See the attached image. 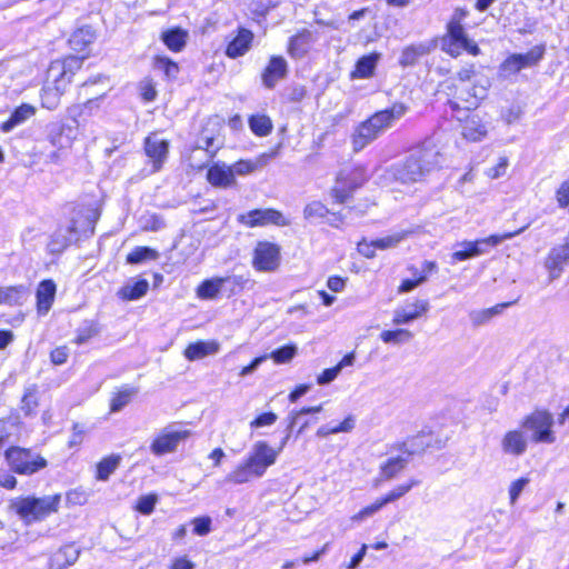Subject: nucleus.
<instances>
[{"label": "nucleus", "instance_id": "f257e3e1", "mask_svg": "<svg viewBox=\"0 0 569 569\" xmlns=\"http://www.w3.org/2000/svg\"><path fill=\"white\" fill-rule=\"evenodd\" d=\"M288 439L289 433H287L282 440L279 449H273L266 441H257L253 443L247 459L226 477V481L242 485L253 478H261L267 469L274 465L278 455Z\"/></svg>", "mask_w": 569, "mask_h": 569}, {"label": "nucleus", "instance_id": "f03ea898", "mask_svg": "<svg viewBox=\"0 0 569 569\" xmlns=\"http://www.w3.org/2000/svg\"><path fill=\"white\" fill-rule=\"evenodd\" d=\"M439 159L440 153L435 147L418 148L402 162L392 166L390 173L401 183L418 182L439 167Z\"/></svg>", "mask_w": 569, "mask_h": 569}, {"label": "nucleus", "instance_id": "7ed1b4c3", "mask_svg": "<svg viewBox=\"0 0 569 569\" xmlns=\"http://www.w3.org/2000/svg\"><path fill=\"white\" fill-rule=\"evenodd\" d=\"M406 112L403 104H393L390 109L381 110L361 122L351 136L352 149L358 152L376 140L386 129L401 118Z\"/></svg>", "mask_w": 569, "mask_h": 569}, {"label": "nucleus", "instance_id": "20e7f679", "mask_svg": "<svg viewBox=\"0 0 569 569\" xmlns=\"http://www.w3.org/2000/svg\"><path fill=\"white\" fill-rule=\"evenodd\" d=\"M83 59L78 57H68L64 60L53 61L48 69V83L44 87V103H48V108H53L54 101L49 103V97L57 100L67 89V86L71 82L72 76L82 66Z\"/></svg>", "mask_w": 569, "mask_h": 569}, {"label": "nucleus", "instance_id": "39448f33", "mask_svg": "<svg viewBox=\"0 0 569 569\" xmlns=\"http://www.w3.org/2000/svg\"><path fill=\"white\" fill-rule=\"evenodd\" d=\"M97 219L98 214L90 210L86 216L73 219L70 226L58 229L51 236V240L48 243L50 252L59 253L72 242L77 241L81 236L92 234Z\"/></svg>", "mask_w": 569, "mask_h": 569}, {"label": "nucleus", "instance_id": "423d86ee", "mask_svg": "<svg viewBox=\"0 0 569 569\" xmlns=\"http://www.w3.org/2000/svg\"><path fill=\"white\" fill-rule=\"evenodd\" d=\"M61 501L60 495L46 496L42 498L26 497L11 501L10 508L27 522L42 520L58 511Z\"/></svg>", "mask_w": 569, "mask_h": 569}, {"label": "nucleus", "instance_id": "0eeeda50", "mask_svg": "<svg viewBox=\"0 0 569 569\" xmlns=\"http://www.w3.org/2000/svg\"><path fill=\"white\" fill-rule=\"evenodd\" d=\"M442 50L453 58L467 51L472 56H478L480 49L476 42L468 38L462 24L457 21H450L447 26V33L442 38Z\"/></svg>", "mask_w": 569, "mask_h": 569}, {"label": "nucleus", "instance_id": "6e6552de", "mask_svg": "<svg viewBox=\"0 0 569 569\" xmlns=\"http://www.w3.org/2000/svg\"><path fill=\"white\" fill-rule=\"evenodd\" d=\"M552 426L553 417L546 410H536L521 422L523 429L531 431V440L536 443H553L556 441Z\"/></svg>", "mask_w": 569, "mask_h": 569}, {"label": "nucleus", "instance_id": "1a4fd4ad", "mask_svg": "<svg viewBox=\"0 0 569 569\" xmlns=\"http://www.w3.org/2000/svg\"><path fill=\"white\" fill-rule=\"evenodd\" d=\"M11 468L20 475H32L47 466V460L31 450L11 447L6 451Z\"/></svg>", "mask_w": 569, "mask_h": 569}, {"label": "nucleus", "instance_id": "9d476101", "mask_svg": "<svg viewBox=\"0 0 569 569\" xmlns=\"http://www.w3.org/2000/svg\"><path fill=\"white\" fill-rule=\"evenodd\" d=\"M190 436L188 430H178L172 426L162 429L152 440L150 451L154 456L174 452L181 441Z\"/></svg>", "mask_w": 569, "mask_h": 569}, {"label": "nucleus", "instance_id": "9b49d317", "mask_svg": "<svg viewBox=\"0 0 569 569\" xmlns=\"http://www.w3.org/2000/svg\"><path fill=\"white\" fill-rule=\"evenodd\" d=\"M238 221L246 227H263L267 224H276L280 227L289 226L290 221L276 209H254L247 213L240 214Z\"/></svg>", "mask_w": 569, "mask_h": 569}, {"label": "nucleus", "instance_id": "f8f14e48", "mask_svg": "<svg viewBox=\"0 0 569 569\" xmlns=\"http://www.w3.org/2000/svg\"><path fill=\"white\" fill-rule=\"evenodd\" d=\"M252 263L259 271H274L280 263V248L268 241L259 242L254 249Z\"/></svg>", "mask_w": 569, "mask_h": 569}, {"label": "nucleus", "instance_id": "ddd939ff", "mask_svg": "<svg viewBox=\"0 0 569 569\" xmlns=\"http://www.w3.org/2000/svg\"><path fill=\"white\" fill-rule=\"evenodd\" d=\"M488 81L485 83H476L471 88H461L459 89L456 100L450 101V104L453 109H465L471 110L476 109L480 101L485 99L488 90Z\"/></svg>", "mask_w": 569, "mask_h": 569}, {"label": "nucleus", "instance_id": "4468645a", "mask_svg": "<svg viewBox=\"0 0 569 569\" xmlns=\"http://www.w3.org/2000/svg\"><path fill=\"white\" fill-rule=\"evenodd\" d=\"M567 263H569V241L552 248L546 258L545 267L550 280L558 279Z\"/></svg>", "mask_w": 569, "mask_h": 569}, {"label": "nucleus", "instance_id": "2eb2a0df", "mask_svg": "<svg viewBox=\"0 0 569 569\" xmlns=\"http://www.w3.org/2000/svg\"><path fill=\"white\" fill-rule=\"evenodd\" d=\"M500 446L505 455L520 457L528 449V438L520 429L509 430L502 437Z\"/></svg>", "mask_w": 569, "mask_h": 569}, {"label": "nucleus", "instance_id": "dca6fc26", "mask_svg": "<svg viewBox=\"0 0 569 569\" xmlns=\"http://www.w3.org/2000/svg\"><path fill=\"white\" fill-rule=\"evenodd\" d=\"M428 310L429 302L427 300H416L413 303L397 308L393 311L392 323L396 326L410 323L420 318Z\"/></svg>", "mask_w": 569, "mask_h": 569}, {"label": "nucleus", "instance_id": "f3484780", "mask_svg": "<svg viewBox=\"0 0 569 569\" xmlns=\"http://www.w3.org/2000/svg\"><path fill=\"white\" fill-rule=\"evenodd\" d=\"M287 72L286 59L280 56L272 57L262 72V82L267 88L272 89L279 80L287 76Z\"/></svg>", "mask_w": 569, "mask_h": 569}, {"label": "nucleus", "instance_id": "a211bd4d", "mask_svg": "<svg viewBox=\"0 0 569 569\" xmlns=\"http://www.w3.org/2000/svg\"><path fill=\"white\" fill-rule=\"evenodd\" d=\"M208 181L218 188H229L236 184V177L232 176L230 166L217 162L207 172Z\"/></svg>", "mask_w": 569, "mask_h": 569}, {"label": "nucleus", "instance_id": "6ab92c4d", "mask_svg": "<svg viewBox=\"0 0 569 569\" xmlns=\"http://www.w3.org/2000/svg\"><path fill=\"white\" fill-rule=\"evenodd\" d=\"M488 133L487 124L478 114L466 118L461 126V134L470 141H480Z\"/></svg>", "mask_w": 569, "mask_h": 569}, {"label": "nucleus", "instance_id": "aec40b11", "mask_svg": "<svg viewBox=\"0 0 569 569\" xmlns=\"http://www.w3.org/2000/svg\"><path fill=\"white\" fill-rule=\"evenodd\" d=\"M79 555L80 551L73 546H64L50 557L48 569H67L78 560Z\"/></svg>", "mask_w": 569, "mask_h": 569}, {"label": "nucleus", "instance_id": "412c9836", "mask_svg": "<svg viewBox=\"0 0 569 569\" xmlns=\"http://www.w3.org/2000/svg\"><path fill=\"white\" fill-rule=\"evenodd\" d=\"M56 291L57 287L52 280H43L39 283L37 289V309L39 313H48L54 301Z\"/></svg>", "mask_w": 569, "mask_h": 569}, {"label": "nucleus", "instance_id": "4be33fe9", "mask_svg": "<svg viewBox=\"0 0 569 569\" xmlns=\"http://www.w3.org/2000/svg\"><path fill=\"white\" fill-rule=\"evenodd\" d=\"M168 142L166 140L158 139L157 137H148L146 139L144 149L149 158L154 163V170H159L161 162L164 160L168 153Z\"/></svg>", "mask_w": 569, "mask_h": 569}, {"label": "nucleus", "instance_id": "5701e85b", "mask_svg": "<svg viewBox=\"0 0 569 569\" xmlns=\"http://www.w3.org/2000/svg\"><path fill=\"white\" fill-rule=\"evenodd\" d=\"M521 231H522V229H519L513 232H506L502 234H492V236H489L483 239L471 241L472 249H473L472 253H475L476 257L480 256V254H485L489 251L490 248L497 247L502 241L518 236Z\"/></svg>", "mask_w": 569, "mask_h": 569}, {"label": "nucleus", "instance_id": "b1692460", "mask_svg": "<svg viewBox=\"0 0 569 569\" xmlns=\"http://www.w3.org/2000/svg\"><path fill=\"white\" fill-rule=\"evenodd\" d=\"M253 34L248 29H240L238 36L228 44L226 54L230 58L243 56L250 48Z\"/></svg>", "mask_w": 569, "mask_h": 569}, {"label": "nucleus", "instance_id": "393cba45", "mask_svg": "<svg viewBox=\"0 0 569 569\" xmlns=\"http://www.w3.org/2000/svg\"><path fill=\"white\" fill-rule=\"evenodd\" d=\"M219 350V345L216 341H197L190 343L184 350V357L188 360L202 359L209 355H214Z\"/></svg>", "mask_w": 569, "mask_h": 569}, {"label": "nucleus", "instance_id": "a878e982", "mask_svg": "<svg viewBox=\"0 0 569 569\" xmlns=\"http://www.w3.org/2000/svg\"><path fill=\"white\" fill-rule=\"evenodd\" d=\"M36 108L32 104L23 103L19 106L10 116L9 120L2 123L1 129L4 132L11 131L14 127L26 122L34 116Z\"/></svg>", "mask_w": 569, "mask_h": 569}, {"label": "nucleus", "instance_id": "bb28decb", "mask_svg": "<svg viewBox=\"0 0 569 569\" xmlns=\"http://www.w3.org/2000/svg\"><path fill=\"white\" fill-rule=\"evenodd\" d=\"M221 141L214 134H209L207 131H202L197 139V143L192 150V153L204 151L207 153L208 160H210L221 148Z\"/></svg>", "mask_w": 569, "mask_h": 569}, {"label": "nucleus", "instance_id": "cd10ccee", "mask_svg": "<svg viewBox=\"0 0 569 569\" xmlns=\"http://www.w3.org/2000/svg\"><path fill=\"white\" fill-rule=\"evenodd\" d=\"M310 41L311 32L308 30H302L298 34L290 38L288 53L292 58L303 57L308 52Z\"/></svg>", "mask_w": 569, "mask_h": 569}, {"label": "nucleus", "instance_id": "c85d7f7f", "mask_svg": "<svg viewBox=\"0 0 569 569\" xmlns=\"http://www.w3.org/2000/svg\"><path fill=\"white\" fill-rule=\"evenodd\" d=\"M379 58V53H371L360 58L356 64L355 70L351 72V78L365 79L371 77L373 74Z\"/></svg>", "mask_w": 569, "mask_h": 569}, {"label": "nucleus", "instance_id": "c756f323", "mask_svg": "<svg viewBox=\"0 0 569 569\" xmlns=\"http://www.w3.org/2000/svg\"><path fill=\"white\" fill-rule=\"evenodd\" d=\"M507 306H509V303L497 305L487 309L471 310L468 316L473 327H480L488 323Z\"/></svg>", "mask_w": 569, "mask_h": 569}, {"label": "nucleus", "instance_id": "7c9ffc66", "mask_svg": "<svg viewBox=\"0 0 569 569\" xmlns=\"http://www.w3.org/2000/svg\"><path fill=\"white\" fill-rule=\"evenodd\" d=\"M273 154H274L273 152L272 153H263L260 156V158L257 160V162H252L249 160H240V161L233 163L232 166H230L232 176L233 177L236 174L244 176V174L253 172L258 167L264 166L267 163L268 159L272 158Z\"/></svg>", "mask_w": 569, "mask_h": 569}, {"label": "nucleus", "instance_id": "2f4dec72", "mask_svg": "<svg viewBox=\"0 0 569 569\" xmlns=\"http://www.w3.org/2000/svg\"><path fill=\"white\" fill-rule=\"evenodd\" d=\"M164 44L172 51H181L187 42L188 33L182 29H172L162 33L161 36Z\"/></svg>", "mask_w": 569, "mask_h": 569}, {"label": "nucleus", "instance_id": "473e14b6", "mask_svg": "<svg viewBox=\"0 0 569 569\" xmlns=\"http://www.w3.org/2000/svg\"><path fill=\"white\" fill-rule=\"evenodd\" d=\"M408 465V459L403 457H395L388 459L381 467H380V475L381 478L386 480L393 479L398 473H400Z\"/></svg>", "mask_w": 569, "mask_h": 569}, {"label": "nucleus", "instance_id": "72a5a7b5", "mask_svg": "<svg viewBox=\"0 0 569 569\" xmlns=\"http://www.w3.org/2000/svg\"><path fill=\"white\" fill-rule=\"evenodd\" d=\"M227 278H212L203 281L197 293L202 299H214L221 291Z\"/></svg>", "mask_w": 569, "mask_h": 569}, {"label": "nucleus", "instance_id": "f704fd0d", "mask_svg": "<svg viewBox=\"0 0 569 569\" xmlns=\"http://www.w3.org/2000/svg\"><path fill=\"white\" fill-rule=\"evenodd\" d=\"M96 39L93 30L89 27L80 28L70 38V44L74 50L81 51Z\"/></svg>", "mask_w": 569, "mask_h": 569}, {"label": "nucleus", "instance_id": "c9c22d12", "mask_svg": "<svg viewBox=\"0 0 569 569\" xmlns=\"http://www.w3.org/2000/svg\"><path fill=\"white\" fill-rule=\"evenodd\" d=\"M26 290L23 286L0 288V305L17 306L22 303Z\"/></svg>", "mask_w": 569, "mask_h": 569}, {"label": "nucleus", "instance_id": "e433bc0d", "mask_svg": "<svg viewBox=\"0 0 569 569\" xmlns=\"http://www.w3.org/2000/svg\"><path fill=\"white\" fill-rule=\"evenodd\" d=\"M249 127L252 132L260 137H266L272 131V121L266 114H254L249 119Z\"/></svg>", "mask_w": 569, "mask_h": 569}, {"label": "nucleus", "instance_id": "4c0bfd02", "mask_svg": "<svg viewBox=\"0 0 569 569\" xmlns=\"http://www.w3.org/2000/svg\"><path fill=\"white\" fill-rule=\"evenodd\" d=\"M149 289V282L147 280H138L133 284L124 286L119 295L124 300H137L143 297Z\"/></svg>", "mask_w": 569, "mask_h": 569}, {"label": "nucleus", "instance_id": "58836bf2", "mask_svg": "<svg viewBox=\"0 0 569 569\" xmlns=\"http://www.w3.org/2000/svg\"><path fill=\"white\" fill-rule=\"evenodd\" d=\"M120 463L119 456L103 458L97 466V479L106 481L114 472Z\"/></svg>", "mask_w": 569, "mask_h": 569}, {"label": "nucleus", "instance_id": "ea45409f", "mask_svg": "<svg viewBox=\"0 0 569 569\" xmlns=\"http://www.w3.org/2000/svg\"><path fill=\"white\" fill-rule=\"evenodd\" d=\"M545 53H546V46L539 44V46H535L527 53H518V57H519L520 62L525 69V68H531V67L537 66L542 60Z\"/></svg>", "mask_w": 569, "mask_h": 569}, {"label": "nucleus", "instance_id": "a19ab883", "mask_svg": "<svg viewBox=\"0 0 569 569\" xmlns=\"http://www.w3.org/2000/svg\"><path fill=\"white\" fill-rule=\"evenodd\" d=\"M412 338V332L407 329L385 330L380 333V339L385 343L401 345L409 342Z\"/></svg>", "mask_w": 569, "mask_h": 569}, {"label": "nucleus", "instance_id": "79ce46f5", "mask_svg": "<svg viewBox=\"0 0 569 569\" xmlns=\"http://www.w3.org/2000/svg\"><path fill=\"white\" fill-rule=\"evenodd\" d=\"M157 257L158 253L156 250L148 247H137L127 256V262L137 264L148 259H156Z\"/></svg>", "mask_w": 569, "mask_h": 569}, {"label": "nucleus", "instance_id": "37998d69", "mask_svg": "<svg viewBox=\"0 0 569 569\" xmlns=\"http://www.w3.org/2000/svg\"><path fill=\"white\" fill-rule=\"evenodd\" d=\"M418 485H419V481L412 479L408 483H403V485L396 487L388 495H386L383 498H381L382 503H385V506H386L387 503H390V502H393V501L400 499L407 492H409L415 486H418Z\"/></svg>", "mask_w": 569, "mask_h": 569}, {"label": "nucleus", "instance_id": "c03bdc74", "mask_svg": "<svg viewBox=\"0 0 569 569\" xmlns=\"http://www.w3.org/2000/svg\"><path fill=\"white\" fill-rule=\"evenodd\" d=\"M523 69L518 53L510 54L501 64H500V73L503 77H509L512 74H517L519 71Z\"/></svg>", "mask_w": 569, "mask_h": 569}, {"label": "nucleus", "instance_id": "a18cd8bd", "mask_svg": "<svg viewBox=\"0 0 569 569\" xmlns=\"http://www.w3.org/2000/svg\"><path fill=\"white\" fill-rule=\"evenodd\" d=\"M98 333V325L94 323L93 321H89L78 330L77 337L74 338V342L77 345H83L88 342L91 338L96 337Z\"/></svg>", "mask_w": 569, "mask_h": 569}, {"label": "nucleus", "instance_id": "49530a36", "mask_svg": "<svg viewBox=\"0 0 569 569\" xmlns=\"http://www.w3.org/2000/svg\"><path fill=\"white\" fill-rule=\"evenodd\" d=\"M297 353V347L296 346H284L281 347L274 351H272L270 355H267L268 358H272L276 363H287L291 361V359Z\"/></svg>", "mask_w": 569, "mask_h": 569}, {"label": "nucleus", "instance_id": "de8ad7c7", "mask_svg": "<svg viewBox=\"0 0 569 569\" xmlns=\"http://www.w3.org/2000/svg\"><path fill=\"white\" fill-rule=\"evenodd\" d=\"M408 232H397L377 240H373V244L377 249L385 250L389 248H395L400 241H402L407 237Z\"/></svg>", "mask_w": 569, "mask_h": 569}, {"label": "nucleus", "instance_id": "09e8293b", "mask_svg": "<svg viewBox=\"0 0 569 569\" xmlns=\"http://www.w3.org/2000/svg\"><path fill=\"white\" fill-rule=\"evenodd\" d=\"M329 213V209L320 201H312L303 209L306 219L325 218Z\"/></svg>", "mask_w": 569, "mask_h": 569}, {"label": "nucleus", "instance_id": "8fccbe9b", "mask_svg": "<svg viewBox=\"0 0 569 569\" xmlns=\"http://www.w3.org/2000/svg\"><path fill=\"white\" fill-rule=\"evenodd\" d=\"M38 407L37 390L34 387L28 388L21 401V410L27 415H32Z\"/></svg>", "mask_w": 569, "mask_h": 569}, {"label": "nucleus", "instance_id": "3c124183", "mask_svg": "<svg viewBox=\"0 0 569 569\" xmlns=\"http://www.w3.org/2000/svg\"><path fill=\"white\" fill-rule=\"evenodd\" d=\"M320 411H322V405L315 406V407H306V408H302L301 410L290 412L288 433L290 435V432L292 431L295 426H297V423L299 422L300 418L303 415L318 413Z\"/></svg>", "mask_w": 569, "mask_h": 569}, {"label": "nucleus", "instance_id": "603ef678", "mask_svg": "<svg viewBox=\"0 0 569 569\" xmlns=\"http://www.w3.org/2000/svg\"><path fill=\"white\" fill-rule=\"evenodd\" d=\"M134 395V391L133 390H123V391H120L119 393H117L112 400H111V411L112 412H117V411H120L123 407H126L132 396Z\"/></svg>", "mask_w": 569, "mask_h": 569}, {"label": "nucleus", "instance_id": "864d4df0", "mask_svg": "<svg viewBox=\"0 0 569 569\" xmlns=\"http://www.w3.org/2000/svg\"><path fill=\"white\" fill-rule=\"evenodd\" d=\"M157 501V495L142 496L138 499L136 508L140 513L148 516L153 511Z\"/></svg>", "mask_w": 569, "mask_h": 569}, {"label": "nucleus", "instance_id": "5fc2aeb1", "mask_svg": "<svg viewBox=\"0 0 569 569\" xmlns=\"http://www.w3.org/2000/svg\"><path fill=\"white\" fill-rule=\"evenodd\" d=\"M17 430L18 426L13 420H0V447L8 442Z\"/></svg>", "mask_w": 569, "mask_h": 569}, {"label": "nucleus", "instance_id": "6e6d98bb", "mask_svg": "<svg viewBox=\"0 0 569 569\" xmlns=\"http://www.w3.org/2000/svg\"><path fill=\"white\" fill-rule=\"evenodd\" d=\"M509 166V161L507 157H499L498 162L488 168L487 176L490 179H498L506 174L507 168Z\"/></svg>", "mask_w": 569, "mask_h": 569}, {"label": "nucleus", "instance_id": "4d7b16f0", "mask_svg": "<svg viewBox=\"0 0 569 569\" xmlns=\"http://www.w3.org/2000/svg\"><path fill=\"white\" fill-rule=\"evenodd\" d=\"M191 523L193 532L198 536H206L211 531V518L208 516L194 518Z\"/></svg>", "mask_w": 569, "mask_h": 569}, {"label": "nucleus", "instance_id": "13d9d810", "mask_svg": "<svg viewBox=\"0 0 569 569\" xmlns=\"http://www.w3.org/2000/svg\"><path fill=\"white\" fill-rule=\"evenodd\" d=\"M528 483H529V479L525 478V477L511 482V485L509 487V498H510L511 505L516 503L519 496L521 495V492L523 491V489L526 488V486Z\"/></svg>", "mask_w": 569, "mask_h": 569}, {"label": "nucleus", "instance_id": "bf43d9fd", "mask_svg": "<svg viewBox=\"0 0 569 569\" xmlns=\"http://www.w3.org/2000/svg\"><path fill=\"white\" fill-rule=\"evenodd\" d=\"M423 50L422 48H415V47H408L402 51L400 63L402 66H410L413 64L418 58V56L422 54Z\"/></svg>", "mask_w": 569, "mask_h": 569}, {"label": "nucleus", "instance_id": "052dcab7", "mask_svg": "<svg viewBox=\"0 0 569 569\" xmlns=\"http://www.w3.org/2000/svg\"><path fill=\"white\" fill-rule=\"evenodd\" d=\"M385 506V503H382V499L380 498L379 500H377L375 503L363 508L362 510H360L358 513H356L353 517H352V520H356V521H361L363 520L365 518L367 517H370L372 515H375L377 511H379L382 507Z\"/></svg>", "mask_w": 569, "mask_h": 569}, {"label": "nucleus", "instance_id": "680f3d73", "mask_svg": "<svg viewBox=\"0 0 569 569\" xmlns=\"http://www.w3.org/2000/svg\"><path fill=\"white\" fill-rule=\"evenodd\" d=\"M460 247L462 249L455 251L452 253V259H455L457 261H463V260L476 257V254L472 253L473 249H472L471 241H465V242L460 243Z\"/></svg>", "mask_w": 569, "mask_h": 569}, {"label": "nucleus", "instance_id": "e2e57ef3", "mask_svg": "<svg viewBox=\"0 0 569 569\" xmlns=\"http://www.w3.org/2000/svg\"><path fill=\"white\" fill-rule=\"evenodd\" d=\"M427 281L426 274H420L417 279H406L401 282V284L398 288L399 293H406L412 291L415 288H417L419 284Z\"/></svg>", "mask_w": 569, "mask_h": 569}, {"label": "nucleus", "instance_id": "0e129e2a", "mask_svg": "<svg viewBox=\"0 0 569 569\" xmlns=\"http://www.w3.org/2000/svg\"><path fill=\"white\" fill-rule=\"evenodd\" d=\"M340 373V368L335 366L332 368H329V369H325L317 378V382L318 385H328L330 383L331 381H333L338 375Z\"/></svg>", "mask_w": 569, "mask_h": 569}, {"label": "nucleus", "instance_id": "69168bd1", "mask_svg": "<svg viewBox=\"0 0 569 569\" xmlns=\"http://www.w3.org/2000/svg\"><path fill=\"white\" fill-rule=\"evenodd\" d=\"M557 202L561 208L569 206V178L557 190Z\"/></svg>", "mask_w": 569, "mask_h": 569}, {"label": "nucleus", "instance_id": "338daca9", "mask_svg": "<svg viewBox=\"0 0 569 569\" xmlns=\"http://www.w3.org/2000/svg\"><path fill=\"white\" fill-rule=\"evenodd\" d=\"M278 417L273 412H266L260 415L258 418H256L253 421H251V427L253 428H260L264 426H271L277 421Z\"/></svg>", "mask_w": 569, "mask_h": 569}, {"label": "nucleus", "instance_id": "774afa93", "mask_svg": "<svg viewBox=\"0 0 569 569\" xmlns=\"http://www.w3.org/2000/svg\"><path fill=\"white\" fill-rule=\"evenodd\" d=\"M141 96L144 101H153L157 97V91L150 80H144L140 84Z\"/></svg>", "mask_w": 569, "mask_h": 569}]
</instances>
